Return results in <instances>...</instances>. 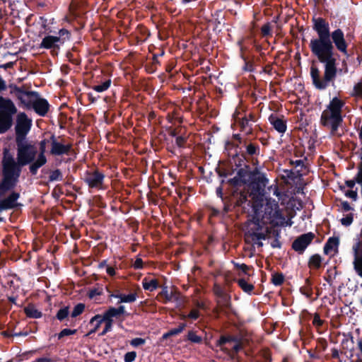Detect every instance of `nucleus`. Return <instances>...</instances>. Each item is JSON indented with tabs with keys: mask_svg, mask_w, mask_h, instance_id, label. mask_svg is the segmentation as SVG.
Masks as SVG:
<instances>
[{
	"mask_svg": "<svg viewBox=\"0 0 362 362\" xmlns=\"http://www.w3.org/2000/svg\"><path fill=\"white\" fill-rule=\"evenodd\" d=\"M16 158L6 148H4L1 160L2 179L0 182V197L14 189L19 182L24 166L32 165L37 156V148L35 144L28 139L15 141Z\"/></svg>",
	"mask_w": 362,
	"mask_h": 362,
	"instance_id": "1",
	"label": "nucleus"
},
{
	"mask_svg": "<svg viewBox=\"0 0 362 362\" xmlns=\"http://www.w3.org/2000/svg\"><path fill=\"white\" fill-rule=\"evenodd\" d=\"M312 22L313 30L316 33L317 37L310 40L309 47L317 59L334 52L335 48L346 57H349L348 43L341 29L337 28L331 32L328 21L322 17H313Z\"/></svg>",
	"mask_w": 362,
	"mask_h": 362,
	"instance_id": "2",
	"label": "nucleus"
},
{
	"mask_svg": "<svg viewBox=\"0 0 362 362\" xmlns=\"http://www.w3.org/2000/svg\"><path fill=\"white\" fill-rule=\"evenodd\" d=\"M318 61L324 64L323 77L320 76V71L316 66H311L310 76L313 84L318 90H325L330 84L334 85V80L338 73H342V69L337 67V59L335 52L318 59Z\"/></svg>",
	"mask_w": 362,
	"mask_h": 362,
	"instance_id": "3",
	"label": "nucleus"
},
{
	"mask_svg": "<svg viewBox=\"0 0 362 362\" xmlns=\"http://www.w3.org/2000/svg\"><path fill=\"white\" fill-rule=\"evenodd\" d=\"M8 87L10 93L13 95L26 108L33 109L41 117H45L47 114L50 105L45 98L40 97L37 91L26 90L24 86L19 87L16 84H10Z\"/></svg>",
	"mask_w": 362,
	"mask_h": 362,
	"instance_id": "4",
	"label": "nucleus"
},
{
	"mask_svg": "<svg viewBox=\"0 0 362 362\" xmlns=\"http://www.w3.org/2000/svg\"><path fill=\"white\" fill-rule=\"evenodd\" d=\"M345 102L338 97H334L322 111L320 124L329 130L332 136H339L338 130L343 123L342 109Z\"/></svg>",
	"mask_w": 362,
	"mask_h": 362,
	"instance_id": "5",
	"label": "nucleus"
},
{
	"mask_svg": "<svg viewBox=\"0 0 362 362\" xmlns=\"http://www.w3.org/2000/svg\"><path fill=\"white\" fill-rule=\"evenodd\" d=\"M237 174L241 177L243 184L251 189L252 195H262L268 180L264 173L257 168L252 169L250 165L237 170Z\"/></svg>",
	"mask_w": 362,
	"mask_h": 362,
	"instance_id": "6",
	"label": "nucleus"
},
{
	"mask_svg": "<svg viewBox=\"0 0 362 362\" xmlns=\"http://www.w3.org/2000/svg\"><path fill=\"white\" fill-rule=\"evenodd\" d=\"M14 103L0 95V134L7 132L13 126V116L17 113Z\"/></svg>",
	"mask_w": 362,
	"mask_h": 362,
	"instance_id": "7",
	"label": "nucleus"
},
{
	"mask_svg": "<svg viewBox=\"0 0 362 362\" xmlns=\"http://www.w3.org/2000/svg\"><path fill=\"white\" fill-rule=\"evenodd\" d=\"M264 217H266L270 221V223L274 226H283L285 223V217L283 215L278 202L272 199L267 200L264 209Z\"/></svg>",
	"mask_w": 362,
	"mask_h": 362,
	"instance_id": "8",
	"label": "nucleus"
},
{
	"mask_svg": "<svg viewBox=\"0 0 362 362\" xmlns=\"http://www.w3.org/2000/svg\"><path fill=\"white\" fill-rule=\"evenodd\" d=\"M33 125L31 118L24 112H20L17 114L16 118L15 141L28 139L27 136L30 132Z\"/></svg>",
	"mask_w": 362,
	"mask_h": 362,
	"instance_id": "9",
	"label": "nucleus"
},
{
	"mask_svg": "<svg viewBox=\"0 0 362 362\" xmlns=\"http://www.w3.org/2000/svg\"><path fill=\"white\" fill-rule=\"evenodd\" d=\"M50 154L54 156H60L63 155H69L73 151V144L66 142L61 136H56L52 134L50 136Z\"/></svg>",
	"mask_w": 362,
	"mask_h": 362,
	"instance_id": "10",
	"label": "nucleus"
},
{
	"mask_svg": "<svg viewBox=\"0 0 362 362\" xmlns=\"http://www.w3.org/2000/svg\"><path fill=\"white\" fill-rule=\"evenodd\" d=\"M105 174L98 169L86 170L84 173L83 181L90 189L97 190L104 189Z\"/></svg>",
	"mask_w": 362,
	"mask_h": 362,
	"instance_id": "11",
	"label": "nucleus"
},
{
	"mask_svg": "<svg viewBox=\"0 0 362 362\" xmlns=\"http://www.w3.org/2000/svg\"><path fill=\"white\" fill-rule=\"evenodd\" d=\"M50 142L49 139H44L41 140L39 143V153H37V159L35 163L29 166V171L32 175H36L38 170L45 165L47 159L45 156L46 153V146L48 143Z\"/></svg>",
	"mask_w": 362,
	"mask_h": 362,
	"instance_id": "12",
	"label": "nucleus"
},
{
	"mask_svg": "<svg viewBox=\"0 0 362 362\" xmlns=\"http://www.w3.org/2000/svg\"><path fill=\"white\" fill-rule=\"evenodd\" d=\"M315 238V235L313 232L303 233L293 241L291 248L298 255H303Z\"/></svg>",
	"mask_w": 362,
	"mask_h": 362,
	"instance_id": "13",
	"label": "nucleus"
},
{
	"mask_svg": "<svg viewBox=\"0 0 362 362\" xmlns=\"http://www.w3.org/2000/svg\"><path fill=\"white\" fill-rule=\"evenodd\" d=\"M241 151L247 157L251 163L257 161V158L260 155V146L257 142H254L249 139H244V143Z\"/></svg>",
	"mask_w": 362,
	"mask_h": 362,
	"instance_id": "14",
	"label": "nucleus"
},
{
	"mask_svg": "<svg viewBox=\"0 0 362 362\" xmlns=\"http://www.w3.org/2000/svg\"><path fill=\"white\" fill-rule=\"evenodd\" d=\"M244 341L243 337L241 335H221L216 341V345L220 347L221 350L226 352L228 354H230V351L225 346L226 344L235 342V344Z\"/></svg>",
	"mask_w": 362,
	"mask_h": 362,
	"instance_id": "15",
	"label": "nucleus"
},
{
	"mask_svg": "<svg viewBox=\"0 0 362 362\" xmlns=\"http://www.w3.org/2000/svg\"><path fill=\"white\" fill-rule=\"evenodd\" d=\"M60 40V38L57 36L47 35L42 39L40 45V47L51 49L52 54L57 55L60 47V44L59 42Z\"/></svg>",
	"mask_w": 362,
	"mask_h": 362,
	"instance_id": "16",
	"label": "nucleus"
},
{
	"mask_svg": "<svg viewBox=\"0 0 362 362\" xmlns=\"http://www.w3.org/2000/svg\"><path fill=\"white\" fill-rule=\"evenodd\" d=\"M268 119L274 129L279 134H284L286 132L287 123L283 115L272 113L269 115Z\"/></svg>",
	"mask_w": 362,
	"mask_h": 362,
	"instance_id": "17",
	"label": "nucleus"
},
{
	"mask_svg": "<svg viewBox=\"0 0 362 362\" xmlns=\"http://www.w3.org/2000/svg\"><path fill=\"white\" fill-rule=\"evenodd\" d=\"M20 197V194L16 192H12L6 198L0 201V208L1 209H13L18 206L17 200Z\"/></svg>",
	"mask_w": 362,
	"mask_h": 362,
	"instance_id": "18",
	"label": "nucleus"
},
{
	"mask_svg": "<svg viewBox=\"0 0 362 362\" xmlns=\"http://www.w3.org/2000/svg\"><path fill=\"white\" fill-rule=\"evenodd\" d=\"M241 149L242 148H240V151H236V153L231 157L232 163L234 164L237 170L243 167H246L250 165V163H251V160L244 155L241 151Z\"/></svg>",
	"mask_w": 362,
	"mask_h": 362,
	"instance_id": "19",
	"label": "nucleus"
},
{
	"mask_svg": "<svg viewBox=\"0 0 362 362\" xmlns=\"http://www.w3.org/2000/svg\"><path fill=\"white\" fill-rule=\"evenodd\" d=\"M235 120L239 127L240 131L245 133L247 136H250L253 134V124L248 121L246 117H236Z\"/></svg>",
	"mask_w": 362,
	"mask_h": 362,
	"instance_id": "20",
	"label": "nucleus"
},
{
	"mask_svg": "<svg viewBox=\"0 0 362 362\" xmlns=\"http://www.w3.org/2000/svg\"><path fill=\"white\" fill-rule=\"evenodd\" d=\"M339 245V238L337 236L329 237L325 243L323 252L326 255H329L332 252H337Z\"/></svg>",
	"mask_w": 362,
	"mask_h": 362,
	"instance_id": "21",
	"label": "nucleus"
},
{
	"mask_svg": "<svg viewBox=\"0 0 362 362\" xmlns=\"http://www.w3.org/2000/svg\"><path fill=\"white\" fill-rule=\"evenodd\" d=\"M110 297L119 298L118 303H133L136 300L137 294L136 293H132L126 295L118 292L117 293H111Z\"/></svg>",
	"mask_w": 362,
	"mask_h": 362,
	"instance_id": "22",
	"label": "nucleus"
},
{
	"mask_svg": "<svg viewBox=\"0 0 362 362\" xmlns=\"http://www.w3.org/2000/svg\"><path fill=\"white\" fill-rule=\"evenodd\" d=\"M353 266L356 273L362 278V250L360 252H354Z\"/></svg>",
	"mask_w": 362,
	"mask_h": 362,
	"instance_id": "23",
	"label": "nucleus"
},
{
	"mask_svg": "<svg viewBox=\"0 0 362 362\" xmlns=\"http://www.w3.org/2000/svg\"><path fill=\"white\" fill-rule=\"evenodd\" d=\"M322 257L319 254H315L310 257L308 266L310 269H319L322 267Z\"/></svg>",
	"mask_w": 362,
	"mask_h": 362,
	"instance_id": "24",
	"label": "nucleus"
},
{
	"mask_svg": "<svg viewBox=\"0 0 362 362\" xmlns=\"http://www.w3.org/2000/svg\"><path fill=\"white\" fill-rule=\"evenodd\" d=\"M142 286L144 290L153 291L159 287V282L156 279H149L145 277L142 280Z\"/></svg>",
	"mask_w": 362,
	"mask_h": 362,
	"instance_id": "25",
	"label": "nucleus"
},
{
	"mask_svg": "<svg viewBox=\"0 0 362 362\" xmlns=\"http://www.w3.org/2000/svg\"><path fill=\"white\" fill-rule=\"evenodd\" d=\"M252 194L249 193L248 191L243 190L240 192L237 193L235 195L234 194L236 201L235 202V206H242L243 204L247 202L248 197L252 195Z\"/></svg>",
	"mask_w": 362,
	"mask_h": 362,
	"instance_id": "26",
	"label": "nucleus"
},
{
	"mask_svg": "<svg viewBox=\"0 0 362 362\" xmlns=\"http://www.w3.org/2000/svg\"><path fill=\"white\" fill-rule=\"evenodd\" d=\"M103 317L100 315H95L93 316L89 322L90 325H93V328L89 331L88 335L95 333L103 322Z\"/></svg>",
	"mask_w": 362,
	"mask_h": 362,
	"instance_id": "27",
	"label": "nucleus"
},
{
	"mask_svg": "<svg viewBox=\"0 0 362 362\" xmlns=\"http://www.w3.org/2000/svg\"><path fill=\"white\" fill-rule=\"evenodd\" d=\"M261 208H262V205H259L258 204H255L252 205L253 214L252 216V218L250 219V221L255 226H259V224L262 223V220L260 218V213H259Z\"/></svg>",
	"mask_w": 362,
	"mask_h": 362,
	"instance_id": "28",
	"label": "nucleus"
},
{
	"mask_svg": "<svg viewBox=\"0 0 362 362\" xmlns=\"http://www.w3.org/2000/svg\"><path fill=\"white\" fill-rule=\"evenodd\" d=\"M24 312L28 317L37 319L42 315V313L36 309L33 305H28L25 308Z\"/></svg>",
	"mask_w": 362,
	"mask_h": 362,
	"instance_id": "29",
	"label": "nucleus"
},
{
	"mask_svg": "<svg viewBox=\"0 0 362 362\" xmlns=\"http://www.w3.org/2000/svg\"><path fill=\"white\" fill-rule=\"evenodd\" d=\"M177 294L178 293L176 291H171L170 292H169L168 286H163L161 292L160 293V295L162 297L165 298V300H164L165 303L176 299L177 298H175V295H177Z\"/></svg>",
	"mask_w": 362,
	"mask_h": 362,
	"instance_id": "30",
	"label": "nucleus"
},
{
	"mask_svg": "<svg viewBox=\"0 0 362 362\" xmlns=\"http://www.w3.org/2000/svg\"><path fill=\"white\" fill-rule=\"evenodd\" d=\"M238 286L245 293H251L255 287L252 284H249L244 278L240 279L237 281Z\"/></svg>",
	"mask_w": 362,
	"mask_h": 362,
	"instance_id": "31",
	"label": "nucleus"
},
{
	"mask_svg": "<svg viewBox=\"0 0 362 362\" xmlns=\"http://www.w3.org/2000/svg\"><path fill=\"white\" fill-rule=\"evenodd\" d=\"M300 293L310 298L313 295L312 281L309 278L305 281V285L300 288Z\"/></svg>",
	"mask_w": 362,
	"mask_h": 362,
	"instance_id": "32",
	"label": "nucleus"
},
{
	"mask_svg": "<svg viewBox=\"0 0 362 362\" xmlns=\"http://www.w3.org/2000/svg\"><path fill=\"white\" fill-rule=\"evenodd\" d=\"M186 341H189L193 344H200L203 341L202 337L197 334L196 332L189 330L186 336Z\"/></svg>",
	"mask_w": 362,
	"mask_h": 362,
	"instance_id": "33",
	"label": "nucleus"
},
{
	"mask_svg": "<svg viewBox=\"0 0 362 362\" xmlns=\"http://www.w3.org/2000/svg\"><path fill=\"white\" fill-rule=\"evenodd\" d=\"M285 281V276L281 272H274L272 274L271 282L276 286H281Z\"/></svg>",
	"mask_w": 362,
	"mask_h": 362,
	"instance_id": "34",
	"label": "nucleus"
},
{
	"mask_svg": "<svg viewBox=\"0 0 362 362\" xmlns=\"http://www.w3.org/2000/svg\"><path fill=\"white\" fill-rule=\"evenodd\" d=\"M119 315L118 314L116 308L110 307L103 314V317L105 320H113V317L118 318L119 317Z\"/></svg>",
	"mask_w": 362,
	"mask_h": 362,
	"instance_id": "35",
	"label": "nucleus"
},
{
	"mask_svg": "<svg viewBox=\"0 0 362 362\" xmlns=\"http://www.w3.org/2000/svg\"><path fill=\"white\" fill-rule=\"evenodd\" d=\"M69 315V306H64L63 308H61L57 311L55 317L60 322H62V321L65 320L66 319L68 320Z\"/></svg>",
	"mask_w": 362,
	"mask_h": 362,
	"instance_id": "36",
	"label": "nucleus"
},
{
	"mask_svg": "<svg viewBox=\"0 0 362 362\" xmlns=\"http://www.w3.org/2000/svg\"><path fill=\"white\" fill-rule=\"evenodd\" d=\"M362 178V170L358 169L357 173L356 174L355 177L352 180H349L345 181V184L346 187L349 188H354L355 185L357 183L359 185V180Z\"/></svg>",
	"mask_w": 362,
	"mask_h": 362,
	"instance_id": "37",
	"label": "nucleus"
},
{
	"mask_svg": "<svg viewBox=\"0 0 362 362\" xmlns=\"http://www.w3.org/2000/svg\"><path fill=\"white\" fill-rule=\"evenodd\" d=\"M111 79H106L101 84L94 85L92 86V89L98 93H102L107 90L111 85Z\"/></svg>",
	"mask_w": 362,
	"mask_h": 362,
	"instance_id": "38",
	"label": "nucleus"
},
{
	"mask_svg": "<svg viewBox=\"0 0 362 362\" xmlns=\"http://www.w3.org/2000/svg\"><path fill=\"white\" fill-rule=\"evenodd\" d=\"M338 274L337 267H334L333 269H327L326 275L324 276V279L329 284V286H332L333 279L336 278Z\"/></svg>",
	"mask_w": 362,
	"mask_h": 362,
	"instance_id": "39",
	"label": "nucleus"
},
{
	"mask_svg": "<svg viewBox=\"0 0 362 362\" xmlns=\"http://www.w3.org/2000/svg\"><path fill=\"white\" fill-rule=\"evenodd\" d=\"M217 303L222 308H228L230 305V296L226 293L218 298Z\"/></svg>",
	"mask_w": 362,
	"mask_h": 362,
	"instance_id": "40",
	"label": "nucleus"
},
{
	"mask_svg": "<svg viewBox=\"0 0 362 362\" xmlns=\"http://www.w3.org/2000/svg\"><path fill=\"white\" fill-rule=\"evenodd\" d=\"M232 263L236 269H240L243 274L247 275L248 276H250L249 271L253 269L252 266H248L244 263L240 264L234 261H233Z\"/></svg>",
	"mask_w": 362,
	"mask_h": 362,
	"instance_id": "41",
	"label": "nucleus"
},
{
	"mask_svg": "<svg viewBox=\"0 0 362 362\" xmlns=\"http://www.w3.org/2000/svg\"><path fill=\"white\" fill-rule=\"evenodd\" d=\"M246 235H249L253 242L267 239V234L264 233L249 230Z\"/></svg>",
	"mask_w": 362,
	"mask_h": 362,
	"instance_id": "42",
	"label": "nucleus"
},
{
	"mask_svg": "<svg viewBox=\"0 0 362 362\" xmlns=\"http://www.w3.org/2000/svg\"><path fill=\"white\" fill-rule=\"evenodd\" d=\"M85 308L86 306L84 303H79L76 304L71 313V317L74 318L81 315L83 313Z\"/></svg>",
	"mask_w": 362,
	"mask_h": 362,
	"instance_id": "43",
	"label": "nucleus"
},
{
	"mask_svg": "<svg viewBox=\"0 0 362 362\" xmlns=\"http://www.w3.org/2000/svg\"><path fill=\"white\" fill-rule=\"evenodd\" d=\"M78 3H76L74 1H71L69 6V13L74 18H77L81 15L80 13L78 11Z\"/></svg>",
	"mask_w": 362,
	"mask_h": 362,
	"instance_id": "44",
	"label": "nucleus"
},
{
	"mask_svg": "<svg viewBox=\"0 0 362 362\" xmlns=\"http://www.w3.org/2000/svg\"><path fill=\"white\" fill-rule=\"evenodd\" d=\"M63 180V175L59 169H56L50 172L49 182L61 181Z\"/></svg>",
	"mask_w": 362,
	"mask_h": 362,
	"instance_id": "45",
	"label": "nucleus"
},
{
	"mask_svg": "<svg viewBox=\"0 0 362 362\" xmlns=\"http://www.w3.org/2000/svg\"><path fill=\"white\" fill-rule=\"evenodd\" d=\"M70 32L68 30L65 28L60 29L59 30V36H57V37H59L61 40L60 42H59V44L62 45L64 43L66 40H69L70 37Z\"/></svg>",
	"mask_w": 362,
	"mask_h": 362,
	"instance_id": "46",
	"label": "nucleus"
},
{
	"mask_svg": "<svg viewBox=\"0 0 362 362\" xmlns=\"http://www.w3.org/2000/svg\"><path fill=\"white\" fill-rule=\"evenodd\" d=\"M353 253L360 252L362 251V236L358 234L357 238L355 239V242L352 246Z\"/></svg>",
	"mask_w": 362,
	"mask_h": 362,
	"instance_id": "47",
	"label": "nucleus"
},
{
	"mask_svg": "<svg viewBox=\"0 0 362 362\" xmlns=\"http://www.w3.org/2000/svg\"><path fill=\"white\" fill-rule=\"evenodd\" d=\"M228 183L230 185L235 187L245 185V184H243V181L241 180V177L238 175V174L234 177L229 179L228 180Z\"/></svg>",
	"mask_w": 362,
	"mask_h": 362,
	"instance_id": "48",
	"label": "nucleus"
},
{
	"mask_svg": "<svg viewBox=\"0 0 362 362\" xmlns=\"http://www.w3.org/2000/svg\"><path fill=\"white\" fill-rule=\"evenodd\" d=\"M103 293V288L97 287L90 288L88 293V297L90 299H93L96 296H101Z\"/></svg>",
	"mask_w": 362,
	"mask_h": 362,
	"instance_id": "49",
	"label": "nucleus"
},
{
	"mask_svg": "<svg viewBox=\"0 0 362 362\" xmlns=\"http://www.w3.org/2000/svg\"><path fill=\"white\" fill-rule=\"evenodd\" d=\"M354 216L352 213L346 214L345 217L340 220L341 223L346 227L351 226L354 221Z\"/></svg>",
	"mask_w": 362,
	"mask_h": 362,
	"instance_id": "50",
	"label": "nucleus"
},
{
	"mask_svg": "<svg viewBox=\"0 0 362 362\" xmlns=\"http://www.w3.org/2000/svg\"><path fill=\"white\" fill-rule=\"evenodd\" d=\"M76 329H63L58 334L57 338L58 339H61L64 337L75 334L76 333Z\"/></svg>",
	"mask_w": 362,
	"mask_h": 362,
	"instance_id": "51",
	"label": "nucleus"
},
{
	"mask_svg": "<svg viewBox=\"0 0 362 362\" xmlns=\"http://www.w3.org/2000/svg\"><path fill=\"white\" fill-rule=\"evenodd\" d=\"M261 33L263 37L272 35V26L270 23H267L262 26Z\"/></svg>",
	"mask_w": 362,
	"mask_h": 362,
	"instance_id": "52",
	"label": "nucleus"
},
{
	"mask_svg": "<svg viewBox=\"0 0 362 362\" xmlns=\"http://www.w3.org/2000/svg\"><path fill=\"white\" fill-rule=\"evenodd\" d=\"M187 325L186 323H180L177 327L171 329L169 330L170 334L172 336L177 335L183 332V330L185 329Z\"/></svg>",
	"mask_w": 362,
	"mask_h": 362,
	"instance_id": "53",
	"label": "nucleus"
},
{
	"mask_svg": "<svg viewBox=\"0 0 362 362\" xmlns=\"http://www.w3.org/2000/svg\"><path fill=\"white\" fill-rule=\"evenodd\" d=\"M103 322H105V325L102 332L99 334V336L100 337L104 336L107 332H110L113 325V320H103Z\"/></svg>",
	"mask_w": 362,
	"mask_h": 362,
	"instance_id": "54",
	"label": "nucleus"
},
{
	"mask_svg": "<svg viewBox=\"0 0 362 362\" xmlns=\"http://www.w3.org/2000/svg\"><path fill=\"white\" fill-rule=\"evenodd\" d=\"M187 141V137L185 136H177L175 139V144L179 148H184Z\"/></svg>",
	"mask_w": 362,
	"mask_h": 362,
	"instance_id": "55",
	"label": "nucleus"
},
{
	"mask_svg": "<svg viewBox=\"0 0 362 362\" xmlns=\"http://www.w3.org/2000/svg\"><path fill=\"white\" fill-rule=\"evenodd\" d=\"M243 344L244 341L235 344V345L232 347L231 349H229L230 351V354H228L231 356V358H233L234 354H238L239 351H240L243 349Z\"/></svg>",
	"mask_w": 362,
	"mask_h": 362,
	"instance_id": "56",
	"label": "nucleus"
},
{
	"mask_svg": "<svg viewBox=\"0 0 362 362\" xmlns=\"http://www.w3.org/2000/svg\"><path fill=\"white\" fill-rule=\"evenodd\" d=\"M200 313L197 310H192L187 315H183L182 319H192L193 320H197L199 317Z\"/></svg>",
	"mask_w": 362,
	"mask_h": 362,
	"instance_id": "57",
	"label": "nucleus"
},
{
	"mask_svg": "<svg viewBox=\"0 0 362 362\" xmlns=\"http://www.w3.org/2000/svg\"><path fill=\"white\" fill-rule=\"evenodd\" d=\"M353 95L362 98V82H358L354 85Z\"/></svg>",
	"mask_w": 362,
	"mask_h": 362,
	"instance_id": "58",
	"label": "nucleus"
},
{
	"mask_svg": "<svg viewBox=\"0 0 362 362\" xmlns=\"http://www.w3.org/2000/svg\"><path fill=\"white\" fill-rule=\"evenodd\" d=\"M213 291L217 298L226 293L223 288L218 284L214 285Z\"/></svg>",
	"mask_w": 362,
	"mask_h": 362,
	"instance_id": "59",
	"label": "nucleus"
},
{
	"mask_svg": "<svg viewBox=\"0 0 362 362\" xmlns=\"http://www.w3.org/2000/svg\"><path fill=\"white\" fill-rule=\"evenodd\" d=\"M136 357V353L135 351H129L125 354L124 360V362H133Z\"/></svg>",
	"mask_w": 362,
	"mask_h": 362,
	"instance_id": "60",
	"label": "nucleus"
},
{
	"mask_svg": "<svg viewBox=\"0 0 362 362\" xmlns=\"http://www.w3.org/2000/svg\"><path fill=\"white\" fill-rule=\"evenodd\" d=\"M146 343V340L142 338H134L131 340L130 345L134 347H138L139 346L144 345Z\"/></svg>",
	"mask_w": 362,
	"mask_h": 362,
	"instance_id": "61",
	"label": "nucleus"
},
{
	"mask_svg": "<svg viewBox=\"0 0 362 362\" xmlns=\"http://www.w3.org/2000/svg\"><path fill=\"white\" fill-rule=\"evenodd\" d=\"M133 267L135 269H141L144 268V262L141 258L136 257V260L133 264Z\"/></svg>",
	"mask_w": 362,
	"mask_h": 362,
	"instance_id": "62",
	"label": "nucleus"
},
{
	"mask_svg": "<svg viewBox=\"0 0 362 362\" xmlns=\"http://www.w3.org/2000/svg\"><path fill=\"white\" fill-rule=\"evenodd\" d=\"M243 117H246L247 119V120L250 121L252 124L257 122V121L258 119V118L256 116V115L255 113H252V112H250L248 114L245 113Z\"/></svg>",
	"mask_w": 362,
	"mask_h": 362,
	"instance_id": "63",
	"label": "nucleus"
},
{
	"mask_svg": "<svg viewBox=\"0 0 362 362\" xmlns=\"http://www.w3.org/2000/svg\"><path fill=\"white\" fill-rule=\"evenodd\" d=\"M345 196L356 201L358 199V193L356 190H348L345 193Z\"/></svg>",
	"mask_w": 362,
	"mask_h": 362,
	"instance_id": "64",
	"label": "nucleus"
}]
</instances>
